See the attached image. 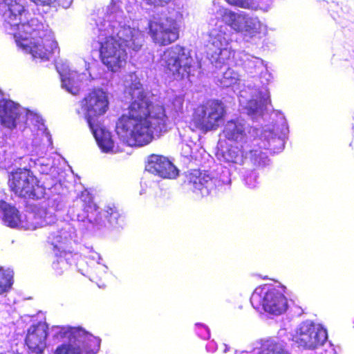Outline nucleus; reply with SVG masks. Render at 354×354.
Listing matches in <instances>:
<instances>
[{
	"label": "nucleus",
	"mask_w": 354,
	"mask_h": 354,
	"mask_svg": "<svg viewBox=\"0 0 354 354\" xmlns=\"http://www.w3.org/2000/svg\"><path fill=\"white\" fill-rule=\"evenodd\" d=\"M217 0L213 6L221 21H218L208 33L207 57L216 69L227 66L234 59L235 64L241 66L249 74L259 73L263 85H268L272 80V75L268 71L267 64L262 59L243 50L235 53L231 46L232 33L241 34L249 41L261 38L268 33V27L260 19L244 11L235 12L229 8L219 6Z\"/></svg>",
	"instance_id": "nucleus-1"
},
{
	"label": "nucleus",
	"mask_w": 354,
	"mask_h": 354,
	"mask_svg": "<svg viewBox=\"0 0 354 354\" xmlns=\"http://www.w3.org/2000/svg\"><path fill=\"white\" fill-rule=\"evenodd\" d=\"M132 102L116 123L120 139L129 146H145L167 131L168 118L162 106L153 104L141 84L134 81L129 88Z\"/></svg>",
	"instance_id": "nucleus-2"
},
{
	"label": "nucleus",
	"mask_w": 354,
	"mask_h": 354,
	"mask_svg": "<svg viewBox=\"0 0 354 354\" xmlns=\"http://www.w3.org/2000/svg\"><path fill=\"white\" fill-rule=\"evenodd\" d=\"M96 26L101 60L109 70L116 72L126 64L125 48L139 50L144 41L143 34L125 24L121 5L115 1L106 7L104 15L98 18Z\"/></svg>",
	"instance_id": "nucleus-3"
},
{
	"label": "nucleus",
	"mask_w": 354,
	"mask_h": 354,
	"mask_svg": "<svg viewBox=\"0 0 354 354\" xmlns=\"http://www.w3.org/2000/svg\"><path fill=\"white\" fill-rule=\"evenodd\" d=\"M3 28L13 35L17 46L35 59L49 60L59 51L57 42L48 26L37 18L28 19L24 6L13 0L0 1Z\"/></svg>",
	"instance_id": "nucleus-4"
},
{
	"label": "nucleus",
	"mask_w": 354,
	"mask_h": 354,
	"mask_svg": "<svg viewBox=\"0 0 354 354\" xmlns=\"http://www.w3.org/2000/svg\"><path fill=\"white\" fill-rule=\"evenodd\" d=\"M272 118H276L274 124L266 125L261 130L258 138H254L252 145H243L244 147L239 148V145L231 147L225 149H221L217 153L221 161L229 164L241 165L244 158H249L252 164L259 167H264L269 164L267 152L270 150L277 153L284 147V138L288 133V127L283 115L279 111H274ZM274 120V118H272Z\"/></svg>",
	"instance_id": "nucleus-5"
},
{
	"label": "nucleus",
	"mask_w": 354,
	"mask_h": 354,
	"mask_svg": "<svg viewBox=\"0 0 354 354\" xmlns=\"http://www.w3.org/2000/svg\"><path fill=\"white\" fill-rule=\"evenodd\" d=\"M0 124L10 130L18 129L25 131L30 129L32 132L36 131L35 137L32 139V146L35 153L41 156L37 160V164L41 167V173L50 172L53 162L50 159L46 160L42 156L46 153L48 148L52 149V140L39 114L12 100L2 99L0 100Z\"/></svg>",
	"instance_id": "nucleus-6"
},
{
	"label": "nucleus",
	"mask_w": 354,
	"mask_h": 354,
	"mask_svg": "<svg viewBox=\"0 0 354 354\" xmlns=\"http://www.w3.org/2000/svg\"><path fill=\"white\" fill-rule=\"evenodd\" d=\"M68 213L73 220L84 222L86 219L93 230L118 228L124 224L123 217L115 206L107 205L99 211L94 203L89 201L86 203L82 198L75 201Z\"/></svg>",
	"instance_id": "nucleus-7"
},
{
	"label": "nucleus",
	"mask_w": 354,
	"mask_h": 354,
	"mask_svg": "<svg viewBox=\"0 0 354 354\" xmlns=\"http://www.w3.org/2000/svg\"><path fill=\"white\" fill-rule=\"evenodd\" d=\"M224 104L218 100H209L197 106L193 113L190 127L193 130L207 132L216 129L225 115Z\"/></svg>",
	"instance_id": "nucleus-8"
},
{
	"label": "nucleus",
	"mask_w": 354,
	"mask_h": 354,
	"mask_svg": "<svg viewBox=\"0 0 354 354\" xmlns=\"http://www.w3.org/2000/svg\"><path fill=\"white\" fill-rule=\"evenodd\" d=\"M250 302L255 309L263 310L274 315H281L288 308V300L281 289L268 285L257 288L251 296Z\"/></svg>",
	"instance_id": "nucleus-9"
},
{
	"label": "nucleus",
	"mask_w": 354,
	"mask_h": 354,
	"mask_svg": "<svg viewBox=\"0 0 354 354\" xmlns=\"http://www.w3.org/2000/svg\"><path fill=\"white\" fill-rule=\"evenodd\" d=\"M159 63L165 73L174 80H180L189 75L193 59L184 48L176 45L163 53Z\"/></svg>",
	"instance_id": "nucleus-10"
},
{
	"label": "nucleus",
	"mask_w": 354,
	"mask_h": 354,
	"mask_svg": "<svg viewBox=\"0 0 354 354\" xmlns=\"http://www.w3.org/2000/svg\"><path fill=\"white\" fill-rule=\"evenodd\" d=\"M75 237V230L68 223H63L56 232L48 236V242L53 248L56 260L53 263V268L57 274H62L69 268L71 254L67 252L66 247Z\"/></svg>",
	"instance_id": "nucleus-11"
},
{
	"label": "nucleus",
	"mask_w": 354,
	"mask_h": 354,
	"mask_svg": "<svg viewBox=\"0 0 354 354\" xmlns=\"http://www.w3.org/2000/svg\"><path fill=\"white\" fill-rule=\"evenodd\" d=\"M108 93L103 89L97 88L90 92L79 103L77 113L87 122L89 128L100 124L99 118L109 109Z\"/></svg>",
	"instance_id": "nucleus-12"
},
{
	"label": "nucleus",
	"mask_w": 354,
	"mask_h": 354,
	"mask_svg": "<svg viewBox=\"0 0 354 354\" xmlns=\"http://www.w3.org/2000/svg\"><path fill=\"white\" fill-rule=\"evenodd\" d=\"M70 339L73 343L57 347L55 354H95L100 349V339L81 327L71 328Z\"/></svg>",
	"instance_id": "nucleus-13"
},
{
	"label": "nucleus",
	"mask_w": 354,
	"mask_h": 354,
	"mask_svg": "<svg viewBox=\"0 0 354 354\" xmlns=\"http://www.w3.org/2000/svg\"><path fill=\"white\" fill-rule=\"evenodd\" d=\"M9 183L11 189L20 197L39 199L45 194L44 187L39 184L32 173L26 169H18L12 172Z\"/></svg>",
	"instance_id": "nucleus-14"
},
{
	"label": "nucleus",
	"mask_w": 354,
	"mask_h": 354,
	"mask_svg": "<svg viewBox=\"0 0 354 354\" xmlns=\"http://www.w3.org/2000/svg\"><path fill=\"white\" fill-rule=\"evenodd\" d=\"M181 15L176 12L174 16L149 23V34L153 41L162 46L169 45L178 39L180 27L179 19Z\"/></svg>",
	"instance_id": "nucleus-15"
},
{
	"label": "nucleus",
	"mask_w": 354,
	"mask_h": 354,
	"mask_svg": "<svg viewBox=\"0 0 354 354\" xmlns=\"http://www.w3.org/2000/svg\"><path fill=\"white\" fill-rule=\"evenodd\" d=\"M327 338L326 330L322 325L310 321L301 323L292 335L293 342L308 349H315L323 345Z\"/></svg>",
	"instance_id": "nucleus-16"
},
{
	"label": "nucleus",
	"mask_w": 354,
	"mask_h": 354,
	"mask_svg": "<svg viewBox=\"0 0 354 354\" xmlns=\"http://www.w3.org/2000/svg\"><path fill=\"white\" fill-rule=\"evenodd\" d=\"M252 131L257 136L259 135V130L250 127L243 119L235 118L226 122L223 126L221 136L229 142L243 148V145L252 143Z\"/></svg>",
	"instance_id": "nucleus-17"
},
{
	"label": "nucleus",
	"mask_w": 354,
	"mask_h": 354,
	"mask_svg": "<svg viewBox=\"0 0 354 354\" xmlns=\"http://www.w3.org/2000/svg\"><path fill=\"white\" fill-rule=\"evenodd\" d=\"M239 103L248 115L256 118L263 115L264 111L268 110V106L270 103V92L266 86L262 87L261 90L255 91L250 99H248V92L241 91Z\"/></svg>",
	"instance_id": "nucleus-18"
},
{
	"label": "nucleus",
	"mask_w": 354,
	"mask_h": 354,
	"mask_svg": "<svg viewBox=\"0 0 354 354\" xmlns=\"http://www.w3.org/2000/svg\"><path fill=\"white\" fill-rule=\"evenodd\" d=\"M145 169L162 178L175 179L179 174V170L168 158L156 154L149 156Z\"/></svg>",
	"instance_id": "nucleus-19"
},
{
	"label": "nucleus",
	"mask_w": 354,
	"mask_h": 354,
	"mask_svg": "<svg viewBox=\"0 0 354 354\" xmlns=\"http://www.w3.org/2000/svg\"><path fill=\"white\" fill-rule=\"evenodd\" d=\"M48 326L45 322L32 324L28 330L26 344L28 349L37 354L43 352L46 347Z\"/></svg>",
	"instance_id": "nucleus-20"
},
{
	"label": "nucleus",
	"mask_w": 354,
	"mask_h": 354,
	"mask_svg": "<svg viewBox=\"0 0 354 354\" xmlns=\"http://www.w3.org/2000/svg\"><path fill=\"white\" fill-rule=\"evenodd\" d=\"M56 68L61 77L62 88L72 95H77L84 75L71 71L68 65L60 63L57 64Z\"/></svg>",
	"instance_id": "nucleus-21"
},
{
	"label": "nucleus",
	"mask_w": 354,
	"mask_h": 354,
	"mask_svg": "<svg viewBox=\"0 0 354 354\" xmlns=\"http://www.w3.org/2000/svg\"><path fill=\"white\" fill-rule=\"evenodd\" d=\"M90 129L102 153L115 154L121 151L111 133L103 127L100 123L93 125V128H90Z\"/></svg>",
	"instance_id": "nucleus-22"
},
{
	"label": "nucleus",
	"mask_w": 354,
	"mask_h": 354,
	"mask_svg": "<svg viewBox=\"0 0 354 354\" xmlns=\"http://www.w3.org/2000/svg\"><path fill=\"white\" fill-rule=\"evenodd\" d=\"M187 184L190 189L201 196L209 195L214 187L211 176L198 170H194L188 174Z\"/></svg>",
	"instance_id": "nucleus-23"
},
{
	"label": "nucleus",
	"mask_w": 354,
	"mask_h": 354,
	"mask_svg": "<svg viewBox=\"0 0 354 354\" xmlns=\"http://www.w3.org/2000/svg\"><path fill=\"white\" fill-rule=\"evenodd\" d=\"M32 207L35 214V221L29 223L27 227H42L55 222L56 218L55 216L53 215V212L52 211H47L45 205L39 204Z\"/></svg>",
	"instance_id": "nucleus-24"
},
{
	"label": "nucleus",
	"mask_w": 354,
	"mask_h": 354,
	"mask_svg": "<svg viewBox=\"0 0 354 354\" xmlns=\"http://www.w3.org/2000/svg\"><path fill=\"white\" fill-rule=\"evenodd\" d=\"M0 209L3 212L2 221L6 225L12 228H19L21 214L17 209L6 203Z\"/></svg>",
	"instance_id": "nucleus-25"
},
{
	"label": "nucleus",
	"mask_w": 354,
	"mask_h": 354,
	"mask_svg": "<svg viewBox=\"0 0 354 354\" xmlns=\"http://www.w3.org/2000/svg\"><path fill=\"white\" fill-rule=\"evenodd\" d=\"M239 354H289L284 350L281 343L275 340L269 339L264 342L261 346V351L254 349L252 352L242 351Z\"/></svg>",
	"instance_id": "nucleus-26"
},
{
	"label": "nucleus",
	"mask_w": 354,
	"mask_h": 354,
	"mask_svg": "<svg viewBox=\"0 0 354 354\" xmlns=\"http://www.w3.org/2000/svg\"><path fill=\"white\" fill-rule=\"evenodd\" d=\"M211 181L214 183V187L211 189V193L216 190H225L229 188L231 184L229 171H223L219 177H211Z\"/></svg>",
	"instance_id": "nucleus-27"
},
{
	"label": "nucleus",
	"mask_w": 354,
	"mask_h": 354,
	"mask_svg": "<svg viewBox=\"0 0 354 354\" xmlns=\"http://www.w3.org/2000/svg\"><path fill=\"white\" fill-rule=\"evenodd\" d=\"M219 81L221 85L223 87L232 86L240 81L239 75L233 69L227 68Z\"/></svg>",
	"instance_id": "nucleus-28"
},
{
	"label": "nucleus",
	"mask_w": 354,
	"mask_h": 354,
	"mask_svg": "<svg viewBox=\"0 0 354 354\" xmlns=\"http://www.w3.org/2000/svg\"><path fill=\"white\" fill-rule=\"evenodd\" d=\"M12 270L0 268V295L10 288L12 285Z\"/></svg>",
	"instance_id": "nucleus-29"
},
{
	"label": "nucleus",
	"mask_w": 354,
	"mask_h": 354,
	"mask_svg": "<svg viewBox=\"0 0 354 354\" xmlns=\"http://www.w3.org/2000/svg\"><path fill=\"white\" fill-rule=\"evenodd\" d=\"M41 205L46 207L47 211H52L55 216V212L62 208L63 201L60 196L56 195L48 198V200L46 201H44Z\"/></svg>",
	"instance_id": "nucleus-30"
},
{
	"label": "nucleus",
	"mask_w": 354,
	"mask_h": 354,
	"mask_svg": "<svg viewBox=\"0 0 354 354\" xmlns=\"http://www.w3.org/2000/svg\"><path fill=\"white\" fill-rule=\"evenodd\" d=\"M243 181L249 189L257 188L259 184V176L255 171H245L243 174Z\"/></svg>",
	"instance_id": "nucleus-31"
},
{
	"label": "nucleus",
	"mask_w": 354,
	"mask_h": 354,
	"mask_svg": "<svg viewBox=\"0 0 354 354\" xmlns=\"http://www.w3.org/2000/svg\"><path fill=\"white\" fill-rule=\"evenodd\" d=\"M35 214L33 212V207L30 208L29 209L26 210V213L24 214H21V219L20 223V227L21 229L24 230H35L37 227H27L29 223L34 222L35 221Z\"/></svg>",
	"instance_id": "nucleus-32"
},
{
	"label": "nucleus",
	"mask_w": 354,
	"mask_h": 354,
	"mask_svg": "<svg viewBox=\"0 0 354 354\" xmlns=\"http://www.w3.org/2000/svg\"><path fill=\"white\" fill-rule=\"evenodd\" d=\"M71 328H70L69 330L67 331L64 327L55 326L52 327L50 333L52 334L54 338L59 339L66 337L68 333L70 334ZM68 337H70V335H68Z\"/></svg>",
	"instance_id": "nucleus-33"
},
{
	"label": "nucleus",
	"mask_w": 354,
	"mask_h": 354,
	"mask_svg": "<svg viewBox=\"0 0 354 354\" xmlns=\"http://www.w3.org/2000/svg\"><path fill=\"white\" fill-rule=\"evenodd\" d=\"M89 259L96 261V263H97V268L100 269L103 273H106L108 267L105 264L102 263V259L98 253L95 252H91Z\"/></svg>",
	"instance_id": "nucleus-34"
},
{
	"label": "nucleus",
	"mask_w": 354,
	"mask_h": 354,
	"mask_svg": "<svg viewBox=\"0 0 354 354\" xmlns=\"http://www.w3.org/2000/svg\"><path fill=\"white\" fill-rule=\"evenodd\" d=\"M184 104V97L179 95L174 97L172 101L173 108L176 112H180L183 110Z\"/></svg>",
	"instance_id": "nucleus-35"
},
{
	"label": "nucleus",
	"mask_w": 354,
	"mask_h": 354,
	"mask_svg": "<svg viewBox=\"0 0 354 354\" xmlns=\"http://www.w3.org/2000/svg\"><path fill=\"white\" fill-rule=\"evenodd\" d=\"M225 1L231 6L242 8H250V3L248 0H225Z\"/></svg>",
	"instance_id": "nucleus-36"
},
{
	"label": "nucleus",
	"mask_w": 354,
	"mask_h": 354,
	"mask_svg": "<svg viewBox=\"0 0 354 354\" xmlns=\"http://www.w3.org/2000/svg\"><path fill=\"white\" fill-rule=\"evenodd\" d=\"M181 154L184 157L189 158L192 154V145L187 143H182L181 146Z\"/></svg>",
	"instance_id": "nucleus-37"
},
{
	"label": "nucleus",
	"mask_w": 354,
	"mask_h": 354,
	"mask_svg": "<svg viewBox=\"0 0 354 354\" xmlns=\"http://www.w3.org/2000/svg\"><path fill=\"white\" fill-rule=\"evenodd\" d=\"M33 2L37 6H50L54 3H55L57 0H30Z\"/></svg>",
	"instance_id": "nucleus-38"
},
{
	"label": "nucleus",
	"mask_w": 354,
	"mask_h": 354,
	"mask_svg": "<svg viewBox=\"0 0 354 354\" xmlns=\"http://www.w3.org/2000/svg\"><path fill=\"white\" fill-rule=\"evenodd\" d=\"M197 326H198L201 328V331L198 332V335L203 339L209 338V329L206 326H205L202 324H197Z\"/></svg>",
	"instance_id": "nucleus-39"
},
{
	"label": "nucleus",
	"mask_w": 354,
	"mask_h": 354,
	"mask_svg": "<svg viewBox=\"0 0 354 354\" xmlns=\"http://www.w3.org/2000/svg\"><path fill=\"white\" fill-rule=\"evenodd\" d=\"M147 4L154 6H163L169 3L171 0H144Z\"/></svg>",
	"instance_id": "nucleus-40"
},
{
	"label": "nucleus",
	"mask_w": 354,
	"mask_h": 354,
	"mask_svg": "<svg viewBox=\"0 0 354 354\" xmlns=\"http://www.w3.org/2000/svg\"><path fill=\"white\" fill-rule=\"evenodd\" d=\"M6 149L4 147H1L0 148V166L3 167H6L7 165L4 162L6 160Z\"/></svg>",
	"instance_id": "nucleus-41"
},
{
	"label": "nucleus",
	"mask_w": 354,
	"mask_h": 354,
	"mask_svg": "<svg viewBox=\"0 0 354 354\" xmlns=\"http://www.w3.org/2000/svg\"><path fill=\"white\" fill-rule=\"evenodd\" d=\"M6 203L4 201V193L0 190V209L5 206Z\"/></svg>",
	"instance_id": "nucleus-42"
},
{
	"label": "nucleus",
	"mask_w": 354,
	"mask_h": 354,
	"mask_svg": "<svg viewBox=\"0 0 354 354\" xmlns=\"http://www.w3.org/2000/svg\"><path fill=\"white\" fill-rule=\"evenodd\" d=\"M95 272L97 277H102L104 274H106V273H103L100 269L97 268V264L96 265V267L95 268Z\"/></svg>",
	"instance_id": "nucleus-43"
},
{
	"label": "nucleus",
	"mask_w": 354,
	"mask_h": 354,
	"mask_svg": "<svg viewBox=\"0 0 354 354\" xmlns=\"http://www.w3.org/2000/svg\"><path fill=\"white\" fill-rule=\"evenodd\" d=\"M72 2V0H68L66 2L62 3V6L64 8H68Z\"/></svg>",
	"instance_id": "nucleus-44"
}]
</instances>
